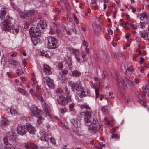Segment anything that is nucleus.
Here are the masks:
<instances>
[{
    "label": "nucleus",
    "mask_w": 149,
    "mask_h": 149,
    "mask_svg": "<svg viewBox=\"0 0 149 149\" xmlns=\"http://www.w3.org/2000/svg\"><path fill=\"white\" fill-rule=\"evenodd\" d=\"M82 109L89 110V111L81 113V114L84 116V122L86 125L88 126V129L91 132L95 133L99 129L100 125L99 122L95 117L92 118V112L91 108L86 103L81 105Z\"/></svg>",
    "instance_id": "1"
},
{
    "label": "nucleus",
    "mask_w": 149,
    "mask_h": 149,
    "mask_svg": "<svg viewBox=\"0 0 149 149\" xmlns=\"http://www.w3.org/2000/svg\"><path fill=\"white\" fill-rule=\"evenodd\" d=\"M113 76L115 79L119 83L120 82L123 86L128 87H132L134 86V83L130 80L128 77L120 78L119 77L117 76L116 73L114 74Z\"/></svg>",
    "instance_id": "2"
},
{
    "label": "nucleus",
    "mask_w": 149,
    "mask_h": 149,
    "mask_svg": "<svg viewBox=\"0 0 149 149\" xmlns=\"http://www.w3.org/2000/svg\"><path fill=\"white\" fill-rule=\"evenodd\" d=\"M18 140L17 136L14 132L10 131L7 134L6 137L4 138V142H8L16 145Z\"/></svg>",
    "instance_id": "3"
},
{
    "label": "nucleus",
    "mask_w": 149,
    "mask_h": 149,
    "mask_svg": "<svg viewBox=\"0 0 149 149\" xmlns=\"http://www.w3.org/2000/svg\"><path fill=\"white\" fill-rule=\"evenodd\" d=\"M13 23H14V20L13 19L9 18L8 19L5 20L2 22L1 25V27L4 31H9L10 27L13 25Z\"/></svg>",
    "instance_id": "4"
},
{
    "label": "nucleus",
    "mask_w": 149,
    "mask_h": 149,
    "mask_svg": "<svg viewBox=\"0 0 149 149\" xmlns=\"http://www.w3.org/2000/svg\"><path fill=\"white\" fill-rule=\"evenodd\" d=\"M33 114L38 118H43L45 116V114L35 105H33L30 109Z\"/></svg>",
    "instance_id": "5"
},
{
    "label": "nucleus",
    "mask_w": 149,
    "mask_h": 149,
    "mask_svg": "<svg viewBox=\"0 0 149 149\" xmlns=\"http://www.w3.org/2000/svg\"><path fill=\"white\" fill-rule=\"evenodd\" d=\"M48 47L49 48L53 49L56 48L58 46L57 39L54 37L50 36L48 39Z\"/></svg>",
    "instance_id": "6"
},
{
    "label": "nucleus",
    "mask_w": 149,
    "mask_h": 149,
    "mask_svg": "<svg viewBox=\"0 0 149 149\" xmlns=\"http://www.w3.org/2000/svg\"><path fill=\"white\" fill-rule=\"evenodd\" d=\"M29 32L32 37H38L41 35L40 29L39 28H37L35 26L30 28Z\"/></svg>",
    "instance_id": "7"
},
{
    "label": "nucleus",
    "mask_w": 149,
    "mask_h": 149,
    "mask_svg": "<svg viewBox=\"0 0 149 149\" xmlns=\"http://www.w3.org/2000/svg\"><path fill=\"white\" fill-rule=\"evenodd\" d=\"M75 89L76 91V93L80 96L84 89L81 85L80 81H79L75 84Z\"/></svg>",
    "instance_id": "8"
},
{
    "label": "nucleus",
    "mask_w": 149,
    "mask_h": 149,
    "mask_svg": "<svg viewBox=\"0 0 149 149\" xmlns=\"http://www.w3.org/2000/svg\"><path fill=\"white\" fill-rule=\"evenodd\" d=\"M17 133L21 135L25 134L27 132L26 127L24 125H19L17 127Z\"/></svg>",
    "instance_id": "9"
},
{
    "label": "nucleus",
    "mask_w": 149,
    "mask_h": 149,
    "mask_svg": "<svg viewBox=\"0 0 149 149\" xmlns=\"http://www.w3.org/2000/svg\"><path fill=\"white\" fill-rule=\"evenodd\" d=\"M43 78L46 82L47 83V85L49 88L52 89L54 86V84L53 80L51 79L50 77L48 76L43 77Z\"/></svg>",
    "instance_id": "10"
},
{
    "label": "nucleus",
    "mask_w": 149,
    "mask_h": 149,
    "mask_svg": "<svg viewBox=\"0 0 149 149\" xmlns=\"http://www.w3.org/2000/svg\"><path fill=\"white\" fill-rule=\"evenodd\" d=\"M9 31L13 33L14 34H17L20 29L19 27L16 24L13 23V25L10 27Z\"/></svg>",
    "instance_id": "11"
},
{
    "label": "nucleus",
    "mask_w": 149,
    "mask_h": 149,
    "mask_svg": "<svg viewBox=\"0 0 149 149\" xmlns=\"http://www.w3.org/2000/svg\"><path fill=\"white\" fill-rule=\"evenodd\" d=\"M38 13L37 10H31L27 11L24 13V17L25 18L28 17L30 16H32L36 15Z\"/></svg>",
    "instance_id": "12"
},
{
    "label": "nucleus",
    "mask_w": 149,
    "mask_h": 149,
    "mask_svg": "<svg viewBox=\"0 0 149 149\" xmlns=\"http://www.w3.org/2000/svg\"><path fill=\"white\" fill-rule=\"evenodd\" d=\"M58 103L62 105H64L67 104V100L65 97L60 96L57 99Z\"/></svg>",
    "instance_id": "13"
},
{
    "label": "nucleus",
    "mask_w": 149,
    "mask_h": 149,
    "mask_svg": "<svg viewBox=\"0 0 149 149\" xmlns=\"http://www.w3.org/2000/svg\"><path fill=\"white\" fill-rule=\"evenodd\" d=\"M40 135L39 137H40V139L43 141H47L49 140V137L46 134L45 132L43 130H41L39 132Z\"/></svg>",
    "instance_id": "14"
},
{
    "label": "nucleus",
    "mask_w": 149,
    "mask_h": 149,
    "mask_svg": "<svg viewBox=\"0 0 149 149\" xmlns=\"http://www.w3.org/2000/svg\"><path fill=\"white\" fill-rule=\"evenodd\" d=\"M81 52L79 49H75V58L77 61L80 63L82 61L81 58Z\"/></svg>",
    "instance_id": "15"
},
{
    "label": "nucleus",
    "mask_w": 149,
    "mask_h": 149,
    "mask_svg": "<svg viewBox=\"0 0 149 149\" xmlns=\"http://www.w3.org/2000/svg\"><path fill=\"white\" fill-rule=\"evenodd\" d=\"M30 93L32 95H34L40 101H44L43 98L41 94L35 92L33 89L30 90Z\"/></svg>",
    "instance_id": "16"
},
{
    "label": "nucleus",
    "mask_w": 149,
    "mask_h": 149,
    "mask_svg": "<svg viewBox=\"0 0 149 149\" xmlns=\"http://www.w3.org/2000/svg\"><path fill=\"white\" fill-rule=\"evenodd\" d=\"M8 10V9L6 8H2L0 10V18L1 20H3L4 19Z\"/></svg>",
    "instance_id": "17"
},
{
    "label": "nucleus",
    "mask_w": 149,
    "mask_h": 149,
    "mask_svg": "<svg viewBox=\"0 0 149 149\" xmlns=\"http://www.w3.org/2000/svg\"><path fill=\"white\" fill-rule=\"evenodd\" d=\"M5 144L4 149H15V145L8 142H4Z\"/></svg>",
    "instance_id": "18"
},
{
    "label": "nucleus",
    "mask_w": 149,
    "mask_h": 149,
    "mask_svg": "<svg viewBox=\"0 0 149 149\" xmlns=\"http://www.w3.org/2000/svg\"><path fill=\"white\" fill-rule=\"evenodd\" d=\"M26 127V130H27L29 133L32 134H34L35 133V128L31 124H28Z\"/></svg>",
    "instance_id": "19"
},
{
    "label": "nucleus",
    "mask_w": 149,
    "mask_h": 149,
    "mask_svg": "<svg viewBox=\"0 0 149 149\" xmlns=\"http://www.w3.org/2000/svg\"><path fill=\"white\" fill-rule=\"evenodd\" d=\"M43 72L47 74H50L51 72V68L48 65H44L43 66Z\"/></svg>",
    "instance_id": "20"
},
{
    "label": "nucleus",
    "mask_w": 149,
    "mask_h": 149,
    "mask_svg": "<svg viewBox=\"0 0 149 149\" xmlns=\"http://www.w3.org/2000/svg\"><path fill=\"white\" fill-rule=\"evenodd\" d=\"M25 148L27 149H37V146L33 143H31L25 146Z\"/></svg>",
    "instance_id": "21"
},
{
    "label": "nucleus",
    "mask_w": 149,
    "mask_h": 149,
    "mask_svg": "<svg viewBox=\"0 0 149 149\" xmlns=\"http://www.w3.org/2000/svg\"><path fill=\"white\" fill-rule=\"evenodd\" d=\"M9 123V121L6 118L3 117L2 119L0 121V125L1 126H5L8 125Z\"/></svg>",
    "instance_id": "22"
},
{
    "label": "nucleus",
    "mask_w": 149,
    "mask_h": 149,
    "mask_svg": "<svg viewBox=\"0 0 149 149\" xmlns=\"http://www.w3.org/2000/svg\"><path fill=\"white\" fill-rule=\"evenodd\" d=\"M140 34L141 37L143 38L144 40H148L149 41V38H148L149 36V34L146 32L142 33L141 31H140Z\"/></svg>",
    "instance_id": "23"
},
{
    "label": "nucleus",
    "mask_w": 149,
    "mask_h": 149,
    "mask_svg": "<svg viewBox=\"0 0 149 149\" xmlns=\"http://www.w3.org/2000/svg\"><path fill=\"white\" fill-rule=\"evenodd\" d=\"M141 17H140V19L141 20H143L145 19H146V20H149V17H148L146 14L145 13H142L140 14Z\"/></svg>",
    "instance_id": "24"
},
{
    "label": "nucleus",
    "mask_w": 149,
    "mask_h": 149,
    "mask_svg": "<svg viewBox=\"0 0 149 149\" xmlns=\"http://www.w3.org/2000/svg\"><path fill=\"white\" fill-rule=\"evenodd\" d=\"M38 37H32L31 40L33 44L35 45L37 44L40 41L39 39L38 38Z\"/></svg>",
    "instance_id": "25"
},
{
    "label": "nucleus",
    "mask_w": 149,
    "mask_h": 149,
    "mask_svg": "<svg viewBox=\"0 0 149 149\" xmlns=\"http://www.w3.org/2000/svg\"><path fill=\"white\" fill-rule=\"evenodd\" d=\"M18 91L24 95L26 96H28L29 95L28 93L26 91L23 89H22L20 88H17Z\"/></svg>",
    "instance_id": "26"
},
{
    "label": "nucleus",
    "mask_w": 149,
    "mask_h": 149,
    "mask_svg": "<svg viewBox=\"0 0 149 149\" xmlns=\"http://www.w3.org/2000/svg\"><path fill=\"white\" fill-rule=\"evenodd\" d=\"M38 26L40 25L42 28H45L47 26L46 22L45 21H40L39 23L37 24Z\"/></svg>",
    "instance_id": "27"
},
{
    "label": "nucleus",
    "mask_w": 149,
    "mask_h": 149,
    "mask_svg": "<svg viewBox=\"0 0 149 149\" xmlns=\"http://www.w3.org/2000/svg\"><path fill=\"white\" fill-rule=\"evenodd\" d=\"M100 109L101 110L102 113L104 114L107 113L108 111V107L106 106L102 107Z\"/></svg>",
    "instance_id": "28"
},
{
    "label": "nucleus",
    "mask_w": 149,
    "mask_h": 149,
    "mask_svg": "<svg viewBox=\"0 0 149 149\" xmlns=\"http://www.w3.org/2000/svg\"><path fill=\"white\" fill-rule=\"evenodd\" d=\"M10 63L14 66H16L19 64V62L16 60H14L12 59H10L9 61Z\"/></svg>",
    "instance_id": "29"
},
{
    "label": "nucleus",
    "mask_w": 149,
    "mask_h": 149,
    "mask_svg": "<svg viewBox=\"0 0 149 149\" xmlns=\"http://www.w3.org/2000/svg\"><path fill=\"white\" fill-rule=\"evenodd\" d=\"M7 61V58L4 56H3L2 58L1 64L3 65L4 66L6 64Z\"/></svg>",
    "instance_id": "30"
},
{
    "label": "nucleus",
    "mask_w": 149,
    "mask_h": 149,
    "mask_svg": "<svg viewBox=\"0 0 149 149\" xmlns=\"http://www.w3.org/2000/svg\"><path fill=\"white\" fill-rule=\"evenodd\" d=\"M7 112L9 114H11L12 115H15L16 113V111L15 110H12L10 108H8L6 109Z\"/></svg>",
    "instance_id": "31"
},
{
    "label": "nucleus",
    "mask_w": 149,
    "mask_h": 149,
    "mask_svg": "<svg viewBox=\"0 0 149 149\" xmlns=\"http://www.w3.org/2000/svg\"><path fill=\"white\" fill-rule=\"evenodd\" d=\"M89 95V93L87 91H84V89L82 91V93L80 95V97H84L86 96H88Z\"/></svg>",
    "instance_id": "32"
},
{
    "label": "nucleus",
    "mask_w": 149,
    "mask_h": 149,
    "mask_svg": "<svg viewBox=\"0 0 149 149\" xmlns=\"http://www.w3.org/2000/svg\"><path fill=\"white\" fill-rule=\"evenodd\" d=\"M137 27L139 28L144 29L145 27L146 23L144 22H141L139 24H137Z\"/></svg>",
    "instance_id": "33"
},
{
    "label": "nucleus",
    "mask_w": 149,
    "mask_h": 149,
    "mask_svg": "<svg viewBox=\"0 0 149 149\" xmlns=\"http://www.w3.org/2000/svg\"><path fill=\"white\" fill-rule=\"evenodd\" d=\"M68 84L72 91H74V83H72V81L69 82Z\"/></svg>",
    "instance_id": "34"
},
{
    "label": "nucleus",
    "mask_w": 149,
    "mask_h": 149,
    "mask_svg": "<svg viewBox=\"0 0 149 149\" xmlns=\"http://www.w3.org/2000/svg\"><path fill=\"white\" fill-rule=\"evenodd\" d=\"M123 56V54L121 52H119L117 54H114V56L115 58H118V57H121Z\"/></svg>",
    "instance_id": "35"
},
{
    "label": "nucleus",
    "mask_w": 149,
    "mask_h": 149,
    "mask_svg": "<svg viewBox=\"0 0 149 149\" xmlns=\"http://www.w3.org/2000/svg\"><path fill=\"white\" fill-rule=\"evenodd\" d=\"M74 103L71 104L69 105L70 110L71 111H74Z\"/></svg>",
    "instance_id": "36"
},
{
    "label": "nucleus",
    "mask_w": 149,
    "mask_h": 149,
    "mask_svg": "<svg viewBox=\"0 0 149 149\" xmlns=\"http://www.w3.org/2000/svg\"><path fill=\"white\" fill-rule=\"evenodd\" d=\"M76 124V127H80L81 125V122L80 120H78V119H77L76 123H75V124Z\"/></svg>",
    "instance_id": "37"
},
{
    "label": "nucleus",
    "mask_w": 149,
    "mask_h": 149,
    "mask_svg": "<svg viewBox=\"0 0 149 149\" xmlns=\"http://www.w3.org/2000/svg\"><path fill=\"white\" fill-rule=\"evenodd\" d=\"M16 72L18 76L22 75L23 74L22 71L21 69H17L16 70Z\"/></svg>",
    "instance_id": "38"
},
{
    "label": "nucleus",
    "mask_w": 149,
    "mask_h": 149,
    "mask_svg": "<svg viewBox=\"0 0 149 149\" xmlns=\"http://www.w3.org/2000/svg\"><path fill=\"white\" fill-rule=\"evenodd\" d=\"M99 88H96L95 89V93H96L95 97L96 98H97L99 96Z\"/></svg>",
    "instance_id": "39"
},
{
    "label": "nucleus",
    "mask_w": 149,
    "mask_h": 149,
    "mask_svg": "<svg viewBox=\"0 0 149 149\" xmlns=\"http://www.w3.org/2000/svg\"><path fill=\"white\" fill-rule=\"evenodd\" d=\"M111 138H117V139H119L120 137L119 136H118L117 134H113L111 136Z\"/></svg>",
    "instance_id": "40"
},
{
    "label": "nucleus",
    "mask_w": 149,
    "mask_h": 149,
    "mask_svg": "<svg viewBox=\"0 0 149 149\" xmlns=\"http://www.w3.org/2000/svg\"><path fill=\"white\" fill-rule=\"evenodd\" d=\"M127 67H126L125 66H124L123 67H122V69L123 70V72L125 73H126L128 71Z\"/></svg>",
    "instance_id": "41"
},
{
    "label": "nucleus",
    "mask_w": 149,
    "mask_h": 149,
    "mask_svg": "<svg viewBox=\"0 0 149 149\" xmlns=\"http://www.w3.org/2000/svg\"><path fill=\"white\" fill-rule=\"evenodd\" d=\"M64 29L68 34L70 35L71 34V32L66 27H64Z\"/></svg>",
    "instance_id": "42"
},
{
    "label": "nucleus",
    "mask_w": 149,
    "mask_h": 149,
    "mask_svg": "<svg viewBox=\"0 0 149 149\" xmlns=\"http://www.w3.org/2000/svg\"><path fill=\"white\" fill-rule=\"evenodd\" d=\"M56 92L58 94L60 95L62 94L63 92V91L61 89H57L56 91Z\"/></svg>",
    "instance_id": "43"
},
{
    "label": "nucleus",
    "mask_w": 149,
    "mask_h": 149,
    "mask_svg": "<svg viewBox=\"0 0 149 149\" xmlns=\"http://www.w3.org/2000/svg\"><path fill=\"white\" fill-rule=\"evenodd\" d=\"M82 44L85 47V48L87 47L88 46V43L85 40L82 42Z\"/></svg>",
    "instance_id": "44"
},
{
    "label": "nucleus",
    "mask_w": 149,
    "mask_h": 149,
    "mask_svg": "<svg viewBox=\"0 0 149 149\" xmlns=\"http://www.w3.org/2000/svg\"><path fill=\"white\" fill-rule=\"evenodd\" d=\"M66 65H68L69 68L70 69L72 67V63L70 62H69V63L66 62Z\"/></svg>",
    "instance_id": "45"
},
{
    "label": "nucleus",
    "mask_w": 149,
    "mask_h": 149,
    "mask_svg": "<svg viewBox=\"0 0 149 149\" xmlns=\"http://www.w3.org/2000/svg\"><path fill=\"white\" fill-rule=\"evenodd\" d=\"M136 40L137 43H139L141 41V38L139 37H137L136 39Z\"/></svg>",
    "instance_id": "46"
},
{
    "label": "nucleus",
    "mask_w": 149,
    "mask_h": 149,
    "mask_svg": "<svg viewBox=\"0 0 149 149\" xmlns=\"http://www.w3.org/2000/svg\"><path fill=\"white\" fill-rule=\"evenodd\" d=\"M80 74L81 73L79 71L75 70V77H79Z\"/></svg>",
    "instance_id": "47"
},
{
    "label": "nucleus",
    "mask_w": 149,
    "mask_h": 149,
    "mask_svg": "<svg viewBox=\"0 0 149 149\" xmlns=\"http://www.w3.org/2000/svg\"><path fill=\"white\" fill-rule=\"evenodd\" d=\"M50 141L53 144L56 143V141L54 138H50Z\"/></svg>",
    "instance_id": "48"
},
{
    "label": "nucleus",
    "mask_w": 149,
    "mask_h": 149,
    "mask_svg": "<svg viewBox=\"0 0 149 149\" xmlns=\"http://www.w3.org/2000/svg\"><path fill=\"white\" fill-rule=\"evenodd\" d=\"M58 67L59 69L61 70L62 68L63 65L62 63H58Z\"/></svg>",
    "instance_id": "49"
},
{
    "label": "nucleus",
    "mask_w": 149,
    "mask_h": 149,
    "mask_svg": "<svg viewBox=\"0 0 149 149\" xmlns=\"http://www.w3.org/2000/svg\"><path fill=\"white\" fill-rule=\"evenodd\" d=\"M129 9L131 8V9L132 10V11L133 13L134 12H135L136 11V8L135 7H134L130 6L129 7Z\"/></svg>",
    "instance_id": "50"
},
{
    "label": "nucleus",
    "mask_w": 149,
    "mask_h": 149,
    "mask_svg": "<svg viewBox=\"0 0 149 149\" xmlns=\"http://www.w3.org/2000/svg\"><path fill=\"white\" fill-rule=\"evenodd\" d=\"M107 75V72L105 71H103V72L102 74V78L103 79L105 78L106 76Z\"/></svg>",
    "instance_id": "51"
},
{
    "label": "nucleus",
    "mask_w": 149,
    "mask_h": 149,
    "mask_svg": "<svg viewBox=\"0 0 149 149\" xmlns=\"http://www.w3.org/2000/svg\"><path fill=\"white\" fill-rule=\"evenodd\" d=\"M144 58L143 57H140V60L139 61V62L140 63V64L141 65L143 64V63H144L143 62L144 61Z\"/></svg>",
    "instance_id": "52"
},
{
    "label": "nucleus",
    "mask_w": 149,
    "mask_h": 149,
    "mask_svg": "<svg viewBox=\"0 0 149 149\" xmlns=\"http://www.w3.org/2000/svg\"><path fill=\"white\" fill-rule=\"evenodd\" d=\"M130 27L132 29H136L137 26L134 24H131L130 26Z\"/></svg>",
    "instance_id": "53"
},
{
    "label": "nucleus",
    "mask_w": 149,
    "mask_h": 149,
    "mask_svg": "<svg viewBox=\"0 0 149 149\" xmlns=\"http://www.w3.org/2000/svg\"><path fill=\"white\" fill-rule=\"evenodd\" d=\"M75 131L78 132V134H79L81 133V128L80 127H77L76 128V129H75Z\"/></svg>",
    "instance_id": "54"
},
{
    "label": "nucleus",
    "mask_w": 149,
    "mask_h": 149,
    "mask_svg": "<svg viewBox=\"0 0 149 149\" xmlns=\"http://www.w3.org/2000/svg\"><path fill=\"white\" fill-rule=\"evenodd\" d=\"M127 68L128 71H130L131 72H132V71L133 70V68L131 66H130L129 68L127 67Z\"/></svg>",
    "instance_id": "55"
},
{
    "label": "nucleus",
    "mask_w": 149,
    "mask_h": 149,
    "mask_svg": "<svg viewBox=\"0 0 149 149\" xmlns=\"http://www.w3.org/2000/svg\"><path fill=\"white\" fill-rule=\"evenodd\" d=\"M105 145L104 144L102 143H99V146L98 147V148L99 149H101V147L102 146H104Z\"/></svg>",
    "instance_id": "56"
},
{
    "label": "nucleus",
    "mask_w": 149,
    "mask_h": 149,
    "mask_svg": "<svg viewBox=\"0 0 149 149\" xmlns=\"http://www.w3.org/2000/svg\"><path fill=\"white\" fill-rule=\"evenodd\" d=\"M113 94V93L112 92H110L109 93V97L112 99H113L114 98V97L112 96Z\"/></svg>",
    "instance_id": "57"
},
{
    "label": "nucleus",
    "mask_w": 149,
    "mask_h": 149,
    "mask_svg": "<svg viewBox=\"0 0 149 149\" xmlns=\"http://www.w3.org/2000/svg\"><path fill=\"white\" fill-rule=\"evenodd\" d=\"M44 118V117L43 118H38V119L37 120V122L38 124H40L42 122V120Z\"/></svg>",
    "instance_id": "58"
},
{
    "label": "nucleus",
    "mask_w": 149,
    "mask_h": 149,
    "mask_svg": "<svg viewBox=\"0 0 149 149\" xmlns=\"http://www.w3.org/2000/svg\"><path fill=\"white\" fill-rule=\"evenodd\" d=\"M66 99L67 100V103L68 102H69L71 101V97L69 96H67V98Z\"/></svg>",
    "instance_id": "59"
},
{
    "label": "nucleus",
    "mask_w": 149,
    "mask_h": 149,
    "mask_svg": "<svg viewBox=\"0 0 149 149\" xmlns=\"http://www.w3.org/2000/svg\"><path fill=\"white\" fill-rule=\"evenodd\" d=\"M69 21L70 23L71 24V25H72H72L74 26V22L73 21L72 19L71 18H69Z\"/></svg>",
    "instance_id": "60"
},
{
    "label": "nucleus",
    "mask_w": 149,
    "mask_h": 149,
    "mask_svg": "<svg viewBox=\"0 0 149 149\" xmlns=\"http://www.w3.org/2000/svg\"><path fill=\"white\" fill-rule=\"evenodd\" d=\"M49 32L50 34L53 35V34H54L55 33L56 31H54L52 29H51Z\"/></svg>",
    "instance_id": "61"
},
{
    "label": "nucleus",
    "mask_w": 149,
    "mask_h": 149,
    "mask_svg": "<svg viewBox=\"0 0 149 149\" xmlns=\"http://www.w3.org/2000/svg\"><path fill=\"white\" fill-rule=\"evenodd\" d=\"M108 31L109 34L111 35L113 34V31L111 29L108 28Z\"/></svg>",
    "instance_id": "62"
},
{
    "label": "nucleus",
    "mask_w": 149,
    "mask_h": 149,
    "mask_svg": "<svg viewBox=\"0 0 149 149\" xmlns=\"http://www.w3.org/2000/svg\"><path fill=\"white\" fill-rule=\"evenodd\" d=\"M131 36L130 33H127L125 35V37L127 39H128L130 38Z\"/></svg>",
    "instance_id": "63"
},
{
    "label": "nucleus",
    "mask_w": 149,
    "mask_h": 149,
    "mask_svg": "<svg viewBox=\"0 0 149 149\" xmlns=\"http://www.w3.org/2000/svg\"><path fill=\"white\" fill-rule=\"evenodd\" d=\"M68 71L65 70H63L62 71V73L63 74H67L68 73Z\"/></svg>",
    "instance_id": "64"
}]
</instances>
